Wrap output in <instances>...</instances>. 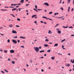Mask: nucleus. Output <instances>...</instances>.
<instances>
[{
	"label": "nucleus",
	"instance_id": "obj_1",
	"mask_svg": "<svg viewBox=\"0 0 74 74\" xmlns=\"http://www.w3.org/2000/svg\"><path fill=\"white\" fill-rule=\"evenodd\" d=\"M34 49H35V51L37 53H38V52H39L38 51H39V48H38V47H36L35 48V47H34Z\"/></svg>",
	"mask_w": 74,
	"mask_h": 74
},
{
	"label": "nucleus",
	"instance_id": "obj_2",
	"mask_svg": "<svg viewBox=\"0 0 74 74\" xmlns=\"http://www.w3.org/2000/svg\"><path fill=\"white\" fill-rule=\"evenodd\" d=\"M43 5H47V6H49V4H48V3L47 2H45L43 4Z\"/></svg>",
	"mask_w": 74,
	"mask_h": 74
},
{
	"label": "nucleus",
	"instance_id": "obj_3",
	"mask_svg": "<svg viewBox=\"0 0 74 74\" xmlns=\"http://www.w3.org/2000/svg\"><path fill=\"white\" fill-rule=\"evenodd\" d=\"M12 42H13V43L14 44H17V41L16 40H14V39H12Z\"/></svg>",
	"mask_w": 74,
	"mask_h": 74
},
{
	"label": "nucleus",
	"instance_id": "obj_4",
	"mask_svg": "<svg viewBox=\"0 0 74 74\" xmlns=\"http://www.w3.org/2000/svg\"><path fill=\"white\" fill-rule=\"evenodd\" d=\"M12 33H15V34H16L17 33V32L15 31H14V29L12 30Z\"/></svg>",
	"mask_w": 74,
	"mask_h": 74
},
{
	"label": "nucleus",
	"instance_id": "obj_5",
	"mask_svg": "<svg viewBox=\"0 0 74 74\" xmlns=\"http://www.w3.org/2000/svg\"><path fill=\"white\" fill-rule=\"evenodd\" d=\"M20 38H22L23 39H25L26 38L25 37L23 36H20Z\"/></svg>",
	"mask_w": 74,
	"mask_h": 74
},
{
	"label": "nucleus",
	"instance_id": "obj_6",
	"mask_svg": "<svg viewBox=\"0 0 74 74\" xmlns=\"http://www.w3.org/2000/svg\"><path fill=\"white\" fill-rule=\"evenodd\" d=\"M10 52L11 53H14V50H11L10 51Z\"/></svg>",
	"mask_w": 74,
	"mask_h": 74
},
{
	"label": "nucleus",
	"instance_id": "obj_7",
	"mask_svg": "<svg viewBox=\"0 0 74 74\" xmlns=\"http://www.w3.org/2000/svg\"><path fill=\"white\" fill-rule=\"evenodd\" d=\"M48 33L49 34H52V32L51 30H49Z\"/></svg>",
	"mask_w": 74,
	"mask_h": 74
},
{
	"label": "nucleus",
	"instance_id": "obj_8",
	"mask_svg": "<svg viewBox=\"0 0 74 74\" xmlns=\"http://www.w3.org/2000/svg\"><path fill=\"white\" fill-rule=\"evenodd\" d=\"M44 46L45 47H49V45L47 44H44Z\"/></svg>",
	"mask_w": 74,
	"mask_h": 74
},
{
	"label": "nucleus",
	"instance_id": "obj_9",
	"mask_svg": "<svg viewBox=\"0 0 74 74\" xmlns=\"http://www.w3.org/2000/svg\"><path fill=\"white\" fill-rule=\"evenodd\" d=\"M35 16H37V15H34L32 16V18H35Z\"/></svg>",
	"mask_w": 74,
	"mask_h": 74
},
{
	"label": "nucleus",
	"instance_id": "obj_10",
	"mask_svg": "<svg viewBox=\"0 0 74 74\" xmlns=\"http://www.w3.org/2000/svg\"><path fill=\"white\" fill-rule=\"evenodd\" d=\"M57 32L58 34H61V31L60 30H58L57 31Z\"/></svg>",
	"mask_w": 74,
	"mask_h": 74
},
{
	"label": "nucleus",
	"instance_id": "obj_11",
	"mask_svg": "<svg viewBox=\"0 0 74 74\" xmlns=\"http://www.w3.org/2000/svg\"><path fill=\"white\" fill-rule=\"evenodd\" d=\"M23 2H24V0H21L20 1L21 3H23Z\"/></svg>",
	"mask_w": 74,
	"mask_h": 74
},
{
	"label": "nucleus",
	"instance_id": "obj_12",
	"mask_svg": "<svg viewBox=\"0 0 74 74\" xmlns=\"http://www.w3.org/2000/svg\"><path fill=\"white\" fill-rule=\"evenodd\" d=\"M56 15H59V13H55L54 14V15L56 16Z\"/></svg>",
	"mask_w": 74,
	"mask_h": 74
},
{
	"label": "nucleus",
	"instance_id": "obj_13",
	"mask_svg": "<svg viewBox=\"0 0 74 74\" xmlns=\"http://www.w3.org/2000/svg\"><path fill=\"white\" fill-rule=\"evenodd\" d=\"M17 9L16 8H14L13 9H12V11H15V10H16Z\"/></svg>",
	"mask_w": 74,
	"mask_h": 74
},
{
	"label": "nucleus",
	"instance_id": "obj_14",
	"mask_svg": "<svg viewBox=\"0 0 74 74\" xmlns=\"http://www.w3.org/2000/svg\"><path fill=\"white\" fill-rule=\"evenodd\" d=\"M57 46H58V43L54 45V47H57Z\"/></svg>",
	"mask_w": 74,
	"mask_h": 74
},
{
	"label": "nucleus",
	"instance_id": "obj_15",
	"mask_svg": "<svg viewBox=\"0 0 74 74\" xmlns=\"http://www.w3.org/2000/svg\"><path fill=\"white\" fill-rule=\"evenodd\" d=\"M9 27H10L12 28V27H13V25H12L11 24L9 25Z\"/></svg>",
	"mask_w": 74,
	"mask_h": 74
},
{
	"label": "nucleus",
	"instance_id": "obj_16",
	"mask_svg": "<svg viewBox=\"0 0 74 74\" xmlns=\"http://www.w3.org/2000/svg\"><path fill=\"white\" fill-rule=\"evenodd\" d=\"M1 11H7V10H6V9H1Z\"/></svg>",
	"mask_w": 74,
	"mask_h": 74
},
{
	"label": "nucleus",
	"instance_id": "obj_17",
	"mask_svg": "<svg viewBox=\"0 0 74 74\" xmlns=\"http://www.w3.org/2000/svg\"><path fill=\"white\" fill-rule=\"evenodd\" d=\"M42 18H45V19L48 20V18L45 16H43L42 17Z\"/></svg>",
	"mask_w": 74,
	"mask_h": 74
},
{
	"label": "nucleus",
	"instance_id": "obj_18",
	"mask_svg": "<svg viewBox=\"0 0 74 74\" xmlns=\"http://www.w3.org/2000/svg\"><path fill=\"white\" fill-rule=\"evenodd\" d=\"M58 26H59V24H57L54 27H58Z\"/></svg>",
	"mask_w": 74,
	"mask_h": 74
},
{
	"label": "nucleus",
	"instance_id": "obj_19",
	"mask_svg": "<svg viewBox=\"0 0 74 74\" xmlns=\"http://www.w3.org/2000/svg\"><path fill=\"white\" fill-rule=\"evenodd\" d=\"M44 52V50L40 51V53H42V52Z\"/></svg>",
	"mask_w": 74,
	"mask_h": 74
},
{
	"label": "nucleus",
	"instance_id": "obj_20",
	"mask_svg": "<svg viewBox=\"0 0 74 74\" xmlns=\"http://www.w3.org/2000/svg\"><path fill=\"white\" fill-rule=\"evenodd\" d=\"M10 15H12V16L13 17H14V18H15V16H14L13 14H10Z\"/></svg>",
	"mask_w": 74,
	"mask_h": 74
},
{
	"label": "nucleus",
	"instance_id": "obj_21",
	"mask_svg": "<svg viewBox=\"0 0 74 74\" xmlns=\"http://www.w3.org/2000/svg\"><path fill=\"white\" fill-rule=\"evenodd\" d=\"M51 59L52 60H54V59H55V57H51Z\"/></svg>",
	"mask_w": 74,
	"mask_h": 74
},
{
	"label": "nucleus",
	"instance_id": "obj_22",
	"mask_svg": "<svg viewBox=\"0 0 74 74\" xmlns=\"http://www.w3.org/2000/svg\"><path fill=\"white\" fill-rule=\"evenodd\" d=\"M11 63H12L13 64H15V62L14 61H12Z\"/></svg>",
	"mask_w": 74,
	"mask_h": 74
},
{
	"label": "nucleus",
	"instance_id": "obj_23",
	"mask_svg": "<svg viewBox=\"0 0 74 74\" xmlns=\"http://www.w3.org/2000/svg\"><path fill=\"white\" fill-rule=\"evenodd\" d=\"M62 27H63V28H67V27H68V26H67L66 27H65L64 26H63Z\"/></svg>",
	"mask_w": 74,
	"mask_h": 74
},
{
	"label": "nucleus",
	"instance_id": "obj_24",
	"mask_svg": "<svg viewBox=\"0 0 74 74\" xmlns=\"http://www.w3.org/2000/svg\"><path fill=\"white\" fill-rule=\"evenodd\" d=\"M47 52H50L51 50H50V49H49L48 50H47Z\"/></svg>",
	"mask_w": 74,
	"mask_h": 74
},
{
	"label": "nucleus",
	"instance_id": "obj_25",
	"mask_svg": "<svg viewBox=\"0 0 74 74\" xmlns=\"http://www.w3.org/2000/svg\"><path fill=\"white\" fill-rule=\"evenodd\" d=\"M65 40H66V39H64L63 40H61V42L62 43V42H63V41H65Z\"/></svg>",
	"mask_w": 74,
	"mask_h": 74
},
{
	"label": "nucleus",
	"instance_id": "obj_26",
	"mask_svg": "<svg viewBox=\"0 0 74 74\" xmlns=\"http://www.w3.org/2000/svg\"><path fill=\"white\" fill-rule=\"evenodd\" d=\"M69 27L70 29H73V27L72 26Z\"/></svg>",
	"mask_w": 74,
	"mask_h": 74
},
{
	"label": "nucleus",
	"instance_id": "obj_27",
	"mask_svg": "<svg viewBox=\"0 0 74 74\" xmlns=\"http://www.w3.org/2000/svg\"><path fill=\"white\" fill-rule=\"evenodd\" d=\"M4 52L5 53H7V50H4Z\"/></svg>",
	"mask_w": 74,
	"mask_h": 74
},
{
	"label": "nucleus",
	"instance_id": "obj_28",
	"mask_svg": "<svg viewBox=\"0 0 74 74\" xmlns=\"http://www.w3.org/2000/svg\"><path fill=\"white\" fill-rule=\"evenodd\" d=\"M34 11H36V12H38V11H37V10H36V9H34Z\"/></svg>",
	"mask_w": 74,
	"mask_h": 74
},
{
	"label": "nucleus",
	"instance_id": "obj_29",
	"mask_svg": "<svg viewBox=\"0 0 74 74\" xmlns=\"http://www.w3.org/2000/svg\"><path fill=\"white\" fill-rule=\"evenodd\" d=\"M3 29V27H0V29L1 30V29Z\"/></svg>",
	"mask_w": 74,
	"mask_h": 74
},
{
	"label": "nucleus",
	"instance_id": "obj_30",
	"mask_svg": "<svg viewBox=\"0 0 74 74\" xmlns=\"http://www.w3.org/2000/svg\"><path fill=\"white\" fill-rule=\"evenodd\" d=\"M17 21H21V20L19 18H17Z\"/></svg>",
	"mask_w": 74,
	"mask_h": 74
},
{
	"label": "nucleus",
	"instance_id": "obj_31",
	"mask_svg": "<svg viewBox=\"0 0 74 74\" xmlns=\"http://www.w3.org/2000/svg\"><path fill=\"white\" fill-rule=\"evenodd\" d=\"M60 9H61L62 11H63V8L61 7V8H60Z\"/></svg>",
	"mask_w": 74,
	"mask_h": 74
},
{
	"label": "nucleus",
	"instance_id": "obj_32",
	"mask_svg": "<svg viewBox=\"0 0 74 74\" xmlns=\"http://www.w3.org/2000/svg\"><path fill=\"white\" fill-rule=\"evenodd\" d=\"M13 38H18V37H17V36H16L15 37H13Z\"/></svg>",
	"mask_w": 74,
	"mask_h": 74
},
{
	"label": "nucleus",
	"instance_id": "obj_33",
	"mask_svg": "<svg viewBox=\"0 0 74 74\" xmlns=\"http://www.w3.org/2000/svg\"><path fill=\"white\" fill-rule=\"evenodd\" d=\"M7 42H10V40L9 39H8L7 40Z\"/></svg>",
	"mask_w": 74,
	"mask_h": 74
},
{
	"label": "nucleus",
	"instance_id": "obj_34",
	"mask_svg": "<svg viewBox=\"0 0 74 74\" xmlns=\"http://www.w3.org/2000/svg\"><path fill=\"white\" fill-rule=\"evenodd\" d=\"M16 27H19V26L18 25H16Z\"/></svg>",
	"mask_w": 74,
	"mask_h": 74
},
{
	"label": "nucleus",
	"instance_id": "obj_35",
	"mask_svg": "<svg viewBox=\"0 0 74 74\" xmlns=\"http://www.w3.org/2000/svg\"><path fill=\"white\" fill-rule=\"evenodd\" d=\"M35 8L36 9H37V6L36 5L35 6Z\"/></svg>",
	"mask_w": 74,
	"mask_h": 74
},
{
	"label": "nucleus",
	"instance_id": "obj_36",
	"mask_svg": "<svg viewBox=\"0 0 74 74\" xmlns=\"http://www.w3.org/2000/svg\"><path fill=\"white\" fill-rule=\"evenodd\" d=\"M37 10H38V11H42V9H37Z\"/></svg>",
	"mask_w": 74,
	"mask_h": 74
},
{
	"label": "nucleus",
	"instance_id": "obj_37",
	"mask_svg": "<svg viewBox=\"0 0 74 74\" xmlns=\"http://www.w3.org/2000/svg\"><path fill=\"white\" fill-rule=\"evenodd\" d=\"M52 14V12H50L49 13V14Z\"/></svg>",
	"mask_w": 74,
	"mask_h": 74
},
{
	"label": "nucleus",
	"instance_id": "obj_38",
	"mask_svg": "<svg viewBox=\"0 0 74 74\" xmlns=\"http://www.w3.org/2000/svg\"><path fill=\"white\" fill-rule=\"evenodd\" d=\"M21 47L23 48H24V46H21Z\"/></svg>",
	"mask_w": 74,
	"mask_h": 74
},
{
	"label": "nucleus",
	"instance_id": "obj_39",
	"mask_svg": "<svg viewBox=\"0 0 74 74\" xmlns=\"http://www.w3.org/2000/svg\"><path fill=\"white\" fill-rule=\"evenodd\" d=\"M73 11H74V9H73V8H72L71 10V11H72V12H73Z\"/></svg>",
	"mask_w": 74,
	"mask_h": 74
},
{
	"label": "nucleus",
	"instance_id": "obj_40",
	"mask_svg": "<svg viewBox=\"0 0 74 74\" xmlns=\"http://www.w3.org/2000/svg\"><path fill=\"white\" fill-rule=\"evenodd\" d=\"M45 41H49V40H48V39H46L45 40Z\"/></svg>",
	"mask_w": 74,
	"mask_h": 74
},
{
	"label": "nucleus",
	"instance_id": "obj_41",
	"mask_svg": "<svg viewBox=\"0 0 74 74\" xmlns=\"http://www.w3.org/2000/svg\"><path fill=\"white\" fill-rule=\"evenodd\" d=\"M17 42L19 43V42H20V40H17Z\"/></svg>",
	"mask_w": 74,
	"mask_h": 74
},
{
	"label": "nucleus",
	"instance_id": "obj_42",
	"mask_svg": "<svg viewBox=\"0 0 74 74\" xmlns=\"http://www.w3.org/2000/svg\"><path fill=\"white\" fill-rule=\"evenodd\" d=\"M56 30L57 31H59V28L57 29H56Z\"/></svg>",
	"mask_w": 74,
	"mask_h": 74
},
{
	"label": "nucleus",
	"instance_id": "obj_43",
	"mask_svg": "<svg viewBox=\"0 0 74 74\" xmlns=\"http://www.w3.org/2000/svg\"><path fill=\"white\" fill-rule=\"evenodd\" d=\"M70 66V64H67V66H68V67H69V66Z\"/></svg>",
	"mask_w": 74,
	"mask_h": 74
},
{
	"label": "nucleus",
	"instance_id": "obj_44",
	"mask_svg": "<svg viewBox=\"0 0 74 74\" xmlns=\"http://www.w3.org/2000/svg\"><path fill=\"white\" fill-rule=\"evenodd\" d=\"M63 16L62 17H58V18H63Z\"/></svg>",
	"mask_w": 74,
	"mask_h": 74
},
{
	"label": "nucleus",
	"instance_id": "obj_45",
	"mask_svg": "<svg viewBox=\"0 0 74 74\" xmlns=\"http://www.w3.org/2000/svg\"><path fill=\"white\" fill-rule=\"evenodd\" d=\"M21 5V3L17 4V5Z\"/></svg>",
	"mask_w": 74,
	"mask_h": 74
},
{
	"label": "nucleus",
	"instance_id": "obj_46",
	"mask_svg": "<svg viewBox=\"0 0 74 74\" xmlns=\"http://www.w3.org/2000/svg\"><path fill=\"white\" fill-rule=\"evenodd\" d=\"M62 3V0H60V2H59V4H60Z\"/></svg>",
	"mask_w": 74,
	"mask_h": 74
},
{
	"label": "nucleus",
	"instance_id": "obj_47",
	"mask_svg": "<svg viewBox=\"0 0 74 74\" xmlns=\"http://www.w3.org/2000/svg\"><path fill=\"white\" fill-rule=\"evenodd\" d=\"M1 72L2 73H3V74H4V72L3 71H1Z\"/></svg>",
	"mask_w": 74,
	"mask_h": 74
},
{
	"label": "nucleus",
	"instance_id": "obj_48",
	"mask_svg": "<svg viewBox=\"0 0 74 74\" xmlns=\"http://www.w3.org/2000/svg\"><path fill=\"white\" fill-rule=\"evenodd\" d=\"M49 20H50V21H53V20L52 19H51L50 18H48Z\"/></svg>",
	"mask_w": 74,
	"mask_h": 74
},
{
	"label": "nucleus",
	"instance_id": "obj_49",
	"mask_svg": "<svg viewBox=\"0 0 74 74\" xmlns=\"http://www.w3.org/2000/svg\"><path fill=\"white\" fill-rule=\"evenodd\" d=\"M4 8H9V7H7V6H5V7H4Z\"/></svg>",
	"mask_w": 74,
	"mask_h": 74
},
{
	"label": "nucleus",
	"instance_id": "obj_50",
	"mask_svg": "<svg viewBox=\"0 0 74 74\" xmlns=\"http://www.w3.org/2000/svg\"><path fill=\"white\" fill-rule=\"evenodd\" d=\"M71 37H74V34H73V35H71Z\"/></svg>",
	"mask_w": 74,
	"mask_h": 74
},
{
	"label": "nucleus",
	"instance_id": "obj_51",
	"mask_svg": "<svg viewBox=\"0 0 74 74\" xmlns=\"http://www.w3.org/2000/svg\"><path fill=\"white\" fill-rule=\"evenodd\" d=\"M14 7H10L9 8H14Z\"/></svg>",
	"mask_w": 74,
	"mask_h": 74
},
{
	"label": "nucleus",
	"instance_id": "obj_52",
	"mask_svg": "<svg viewBox=\"0 0 74 74\" xmlns=\"http://www.w3.org/2000/svg\"><path fill=\"white\" fill-rule=\"evenodd\" d=\"M14 6H15L16 5H17V4H14Z\"/></svg>",
	"mask_w": 74,
	"mask_h": 74
},
{
	"label": "nucleus",
	"instance_id": "obj_53",
	"mask_svg": "<svg viewBox=\"0 0 74 74\" xmlns=\"http://www.w3.org/2000/svg\"><path fill=\"white\" fill-rule=\"evenodd\" d=\"M28 5H29V4H27L26 5V6H28Z\"/></svg>",
	"mask_w": 74,
	"mask_h": 74
},
{
	"label": "nucleus",
	"instance_id": "obj_54",
	"mask_svg": "<svg viewBox=\"0 0 74 74\" xmlns=\"http://www.w3.org/2000/svg\"><path fill=\"white\" fill-rule=\"evenodd\" d=\"M1 34V36H4V34H1H1Z\"/></svg>",
	"mask_w": 74,
	"mask_h": 74
},
{
	"label": "nucleus",
	"instance_id": "obj_55",
	"mask_svg": "<svg viewBox=\"0 0 74 74\" xmlns=\"http://www.w3.org/2000/svg\"><path fill=\"white\" fill-rule=\"evenodd\" d=\"M8 61H11V60L10 59V58H8Z\"/></svg>",
	"mask_w": 74,
	"mask_h": 74
},
{
	"label": "nucleus",
	"instance_id": "obj_56",
	"mask_svg": "<svg viewBox=\"0 0 74 74\" xmlns=\"http://www.w3.org/2000/svg\"><path fill=\"white\" fill-rule=\"evenodd\" d=\"M23 42H24V43H25V41L23 40Z\"/></svg>",
	"mask_w": 74,
	"mask_h": 74
},
{
	"label": "nucleus",
	"instance_id": "obj_57",
	"mask_svg": "<svg viewBox=\"0 0 74 74\" xmlns=\"http://www.w3.org/2000/svg\"><path fill=\"white\" fill-rule=\"evenodd\" d=\"M35 23H37V21H35L34 22Z\"/></svg>",
	"mask_w": 74,
	"mask_h": 74
},
{
	"label": "nucleus",
	"instance_id": "obj_58",
	"mask_svg": "<svg viewBox=\"0 0 74 74\" xmlns=\"http://www.w3.org/2000/svg\"><path fill=\"white\" fill-rule=\"evenodd\" d=\"M70 6H69L68 10H70Z\"/></svg>",
	"mask_w": 74,
	"mask_h": 74
},
{
	"label": "nucleus",
	"instance_id": "obj_59",
	"mask_svg": "<svg viewBox=\"0 0 74 74\" xmlns=\"http://www.w3.org/2000/svg\"><path fill=\"white\" fill-rule=\"evenodd\" d=\"M41 71H42V72H43V71H44V70H43V69H41Z\"/></svg>",
	"mask_w": 74,
	"mask_h": 74
},
{
	"label": "nucleus",
	"instance_id": "obj_60",
	"mask_svg": "<svg viewBox=\"0 0 74 74\" xmlns=\"http://www.w3.org/2000/svg\"><path fill=\"white\" fill-rule=\"evenodd\" d=\"M18 9H19V11H21V9H21L19 8Z\"/></svg>",
	"mask_w": 74,
	"mask_h": 74
},
{
	"label": "nucleus",
	"instance_id": "obj_61",
	"mask_svg": "<svg viewBox=\"0 0 74 74\" xmlns=\"http://www.w3.org/2000/svg\"><path fill=\"white\" fill-rule=\"evenodd\" d=\"M30 62L31 63H32V60H31L30 61Z\"/></svg>",
	"mask_w": 74,
	"mask_h": 74
},
{
	"label": "nucleus",
	"instance_id": "obj_62",
	"mask_svg": "<svg viewBox=\"0 0 74 74\" xmlns=\"http://www.w3.org/2000/svg\"><path fill=\"white\" fill-rule=\"evenodd\" d=\"M44 24H47V23H46V22H44Z\"/></svg>",
	"mask_w": 74,
	"mask_h": 74
},
{
	"label": "nucleus",
	"instance_id": "obj_63",
	"mask_svg": "<svg viewBox=\"0 0 74 74\" xmlns=\"http://www.w3.org/2000/svg\"><path fill=\"white\" fill-rule=\"evenodd\" d=\"M39 49H41V46H40L39 47Z\"/></svg>",
	"mask_w": 74,
	"mask_h": 74
},
{
	"label": "nucleus",
	"instance_id": "obj_64",
	"mask_svg": "<svg viewBox=\"0 0 74 74\" xmlns=\"http://www.w3.org/2000/svg\"><path fill=\"white\" fill-rule=\"evenodd\" d=\"M73 5H74V0L73 1Z\"/></svg>",
	"mask_w": 74,
	"mask_h": 74
}]
</instances>
